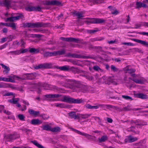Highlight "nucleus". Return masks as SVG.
I'll return each mask as SVG.
<instances>
[{"mask_svg":"<svg viewBox=\"0 0 148 148\" xmlns=\"http://www.w3.org/2000/svg\"><path fill=\"white\" fill-rule=\"evenodd\" d=\"M44 96L46 98H56L57 99L55 101H61L63 102L73 103H81L84 102V100L82 99H75L68 96L63 95L59 94H49L45 95Z\"/></svg>","mask_w":148,"mask_h":148,"instance_id":"1","label":"nucleus"},{"mask_svg":"<svg viewBox=\"0 0 148 148\" xmlns=\"http://www.w3.org/2000/svg\"><path fill=\"white\" fill-rule=\"evenodd\" d=\"M53 65L51 63H45L36 66L34 67V69H50L52 68Z\"/></svg>","mask_w":148,"mask_h":148,"instance_id":"2","label":"nucleus"},{"mask_svg":"<svg viewBox=\"0 0 148 148\" xmlns=\"http://www.w3.org/2000/svg\"><path fill=\"white\" fill-rule=\"evenodd\" d=\"M68 56L69 57L74 58L84 59H94V58L90 56H82L80 54H71L70 53H69L68 54Z\"/></svg>","mask_w":148,"mask_h":148,"instance_id":"3","label":"nucleus"},{"mask_svg":"<svg viewBox=\"0 0 148 148\" xmlns=\"http://www.w3.org/2000/svg\"><path fill=\"white\" fill-rule=\"evenodd\" d=\"M106 21V20L103 18H92L89 21L85 22L87 24L88 23L99 24L103 23Z\"/></svg>","mask_w":148,"mask_h":148,"instance_id":"4","label":"nucleus"},{"mask_svg":"<svg viewBox=\"0 0 148 148\" xmlns=\"http://www.w3.org/2000/svg\"><path fill=\"white\" fill-rule=\"evenodd\" d=\"M25 10L29 11H38L40 12L41 11V8L39 6H31L28 5L25 8Z\"/></svg>","mask_w":148,"mask_h":148,"instance_id":"5","label":"nucleus"},{"mask_svg":"<svg viewBox=\"0 0 148 148\" xmlns=\"http://www.w3.org/2000/svg\"><path fill=\"white\" fill-rule=\"evenodd\" d=\"M77 88L79 91H82L83 92H87L89 90V88L88 86L82 84L80 82Z\"/></svg>","mask_w":148,"mask_h":148,"instance_id":"6","label":"nucleus"},{"mask_svg":"<svg viewBox=\"0 0 148 148\" xmlns=\"http://www.w3.org/2000/svg\"><path fill=\"white\" fill-rule=\"evenodd\" d=\"M73 130L77 133L82 136H85L86 138L89 140H93L94 138H95L94 136L89 135L88 134H86L84 132H82L79 130L75 129H73Z\"/></svg>","mask_w":148,"mask_h":148,"instance_id":"7","label":"nucleus"},{"mask_svg":"<svg viewBox=\"0 0 148 148\" xmlns=\"http://www.w3.org/2000/svg\"><path fill=\"white\" fill-rule=\"evenodd\" d=\"M23 16L22 14H19L18 15L15 16H13L8 18L5 20V22H12L15 20H18L21 18H22Z\"/></svg>","mask_w":148,"mask_h":148,"instance_id":"8","label":"nucleus"},{"mask_svg":"<svg viewBox=\"0 0 148 148\" xmlns=\"http://www.w3.org/2000/svg\"><path fill=\"white\" fill-rule=\"evenodd\" d=\"M79 82H77L75 80H70L68 81L67 84L70 86L72 88L76 87L77 88V86L79 85Z\"/></svg>","mask_w":148,"mask_h":148,"instance_id":"9","label":"nucleus"},{"mask_svg":"<svg viewBox=\"0 0 148 148\" xmlns=\"http://www.w3.org/2000/svg\"><path fill=\"white\" fill-rule=\"evenodd\" d=\"M47 4L49 5L61 6L62 5V2L57 0H52L48 1Z\"/></svg>","mask_w":148,"mask_h":148,"instance_id":"10","label":"nucleus"},{"mask_svg":"<svg viewBox=\"0 0 148 148\" xmlns=\"http://www.w3.org/2000/svg\"><path fill=\"white\" fill-rule=\"evenodd\" d=\"M129 79L132 80L137 84H142L146 81V79L143 77H140L139 79L133 78H131L129 77Z\"/></svg>","mask_w":148,"mask_h":148,"instance_id":"11","label":"nucleus"},{"mask_svg":"<svg viewBox=\"0 0 148 148\" xmlns=\"http://www.w3.org/2000/svg\"><path fill=\"white\" fill-rule=\"evenodd\" d=\"M20 137L19 134H9L7 135L6 138L7 139H10L12 140H14Z\"/></svg>","mask_w":148,"mask_h":148,"instance_id":"12","label":"nucleus"},{"mask_svg":"<svg viewBox=\"0 0 148 148\" xmlns=\"http://www.w3.org/2000/svg\"><path fill=\"white\" fill-rule=\"evenodd\" d=\"M48 23L43 22H37L34 23V28L39 27H46L48 25Z\"/></svg>","mask_w":148,"mask_h":148,"instance_id":"13","label":"nucleus"},{"mask_svg":"<svg viewBox=\"0 0 148 148\" xmlns=\"http://www.w3.org/2000/svg\"><path fill=\"white\" fill-rule=\"evenodd\" d=\"M37 74L35 73H26L25 75L26 76V78L28 79L32 80L34 79L36 76Z\"/></svg>","mask_w":148,"mask_h":148,"instance_id":"14","label":"nucleus"},{"mask_svg":"<svg viewBox=\"0 0 148 148\" xmlns=\"http://www.w3.org/2000/svg\"><path fill=\"white\" fill-rule=\"evenodd\" d=\"M130 124L132 125L135 124L136 126L137 125H147L146 122L141 123L139 122L138 120L134 121L133 120H131L130 121Z\"/></svg>","mask_w":148,"mask_h":148,"instance_id":"15","label":"nucleus"},{"mask_svg":"<svg viewBox=\"0 0 148 148\" xmlns=\"http://www.w3.org/2000/svg\"><path fill=\"white\" fill-rule=\"evenodd\" d=\"M70 69L75 73H84L85 72L84 71L80 70L78 68H75L73 66L71 67Z\"/></svg>","mask_w":148,"mask_h":148,"instance_id":"16","label":"nucleus"},{"mask_svg":"<svg viewBox=\"0 0 148 148\" xmlns=\"http://www.w3.org/2000/svg\"><path fill=\"white\" fill-rule=\"evenodd\" d=\"M133 40L136 42L140 43L146 47H148V42L144 40L135 39H133Z\"/></svg>","mask_w":148,"mask_h":148,"instance_id":"17","label":"nucleus"},{"mask_svg":"<svg viewBox=\"0 0 148 148\" xmlns=\"http://www.w3.org/2000/svg\"><path fill=\"white\" fill-rule=\"evenodd\" d=\"M135 95L136 97L142 99H146L148 98L147 95L143 93H137Z\"/></svg>","mask_w":148,"mask_h":148,"instance_id":"18","label":"nucleus"},{"mask_svg":"<svg viewBox=\"0 0 148 148\" xmlns=\"http://www.w3.org/2000/svg\"><path fill=\"white\" fill-rule=\"evenodd\" d=\"M42 122L38 119H35L32 120L30 123L34 125H39L41 124Z\"/></svg>","mask_w":148,"mask_h":148,"instance_id":"19","label":"nucleus"},{"mask_svg":"<svg viewBox=\"0 0 148 148\" xmlns=\"http://www.w3.org/2000/svg\"><path fill=\"white\" fill-rule=\"evenodd\" d=\"M73 14L77 16V18L79 19H80L84 16L83 13L80 12L75 11L73 12Z\"/></svg>","mask_w":148,"mask_h":148,"instance_id":"20","label":"nucleus"},{"mask_svg":"<svg viewBox=\"0 0 148 148\" xmlns=\"http://www.w3.org/2000/svg\"><path fill=\"white\" fill-rule=\"evenodd\" d=\"M136 8H139L141 7L147 8L148 6L142 2H137L136 3Z\"/></svg>","mask_w":148,"mask_h":148,"instance_id":"21","label":"nucleus"},{"mask_svg":"<svg viewBox=\"0 0 148 148\" xmlns=\"http://www.w3.org/2000/svg\"><path fill=\"white\" fill-rule=\"evenodd\" d=\"M69 116L71 118H73L74 119H79L78 114L76 115V113L74 112H71L69 113Z\"/></svg>","mask_w":148,"mask_h":148,"instance_id":"22","label":"nucleus"},{"mask_svg":"<svg viewBox=\"0 0 148 148\" xmlns=\"http://www.w3.org/2000/svg\"><path fill=\"white\" fill-rule=\"evenodd\" d=\"M41 86L43 87H45V88L47 87L49 88H46V89H49L50 88H53V89H58L57 87L56 86H52L47 84H42L41 85Z\"/></svg>","mask_w":148,"mask_h":148,"instance_id":"23","label":"nucleus"},{"mask_svg":"<svg viewBox=\"0 0 148 148\" xmlns=\"http://www.w3.org/2000/svg\"><path fill=\"white\" fill-rule=\"evenodd\" d=\"M85 107L89 109H97L99 108L97 106H92L89 104H86L85 105Z\"/></svg>","mask_w":148,"mask_h":148,"instance_id":"24","label":"nucleus"},{"mask_svg":"<svg viewBox=\"0 0 148 148\" xmlns=\"http://www.w3.org/2000/svg\"><path fill=\"white\" fill-rule=\"evenodd\" d=\"M79 115V119L80 118H82V119H86L87 118H88L91 115V114H78Z\"/></svg>","mask_w":148,"mask_h":148,"instance_id":"25","label":"nucleus"},{"mask_svg":"<svg viewBox=\"0 0 148 148\" xmlns=\"http://www.w3.org/2000/svg\"><path fill=\"white\" fill-rule=\"evenodd\" d=\"M31 143H33L34 145L37 146L38 148H45L42 145L38 143L37 141L36 140H32L31 141Z\"/></svg>","mask_w":148,"mask_h":148,"instance_id":"26","label":"nucleus"},{"mask_svg":"<svg viewBox=\"0 0 148 148\" xmlns=\"http://www.w3.org/2000/svg\"><path fill=\"white\" fill-rule=\"evenodd\" d=\"M135 127L132 126L128 128L127 130L128 131L134 133L135 134H138L139 132L138 130H135Z\"/></svg>","mask_w":148,"mask_h":148,"instance_id":"27","label":"nucleus"},{"mask_svg":"<svg viewBox=\"0 0 148 148\" xmlns=\"http://www.w3.org/2000/svg\"><path fill=\"white\" fill-rule=\"evenodd\" d=\"M0 64L5 69L3 71V72L5 73H8L10 70V69L9 67L4 65L2 63H1Z\"/></svg>","mask_w":148,"mask_h":148,"instance_id":"28","label":"nucleus"},{"mask_svg":"<svg viewBox=\"0 0 148 148\" xmlns=\"http://www.w3.org/2000/svg\"><path fill=\"white\" fill-rule=\"evenodd\" d=\"M3 81L6 82H13V80L10 78H7L5 77H0V81Z\"/></svg>","mask_w":148,"mask_h":148,"instance_id":"29","label":"nucleus"},{"mask_svg":"<svg viewBox=\"0 0 148 148\" xmlns=\"http://www.w3.org/2000/svg\"><path fill=\"white\" fill-rule=\"evenodd\" d=\"M42 128L43 130L51 131V127L48 125H43Z\"/></svg>","mask_w":148,"mask_h":148,"instance_id":"30","label":"nucleus"},{"mask_svg":"<svg viewBox=\"0 0 148 148\" xmlns=\"http://www.w3.org/2000/svg\"><path fill=\"white\" fill-rule=\"evenodd\" d=\"M39 50L38 49H35L34 48H30L29 52L31 53H36L39 52Z\"/></svg>","mask_w":148,"mask_h":148,"instance_id":"31","label":"nucleus"},{"mask_svg":"<svg viewBox=\"0 0 148 148\" xmlns=\"http://www.w3.org/2000/svg\"><path fill=\"white\" fill-rule=\"evenodd\" d=\"M59 69L61 70L64 71H68L69 69V66L68 65H65L63 66H60L58 68Z\"/></svg>","mask_w":148,"mask_h":148,"instance_id":"32","label":"nucleus"},{"mask_svg":"<svg viewBox=\"0 0 148 148\" xmlns=\"http://www.w3.org/2000/svg\"><path fill=\"white\" fill-rule=\"evenodd\" d=\"M19 99L18 98H14L12 99L8 100V101L14 104H16L18 103Z\"/></svg>","mask_w":148,"mask_h":148,"instance_id":"33","label":"nucleus"},{"mask_svg":"<svg viewBox=\"0 0 148 148\" xmlns=\"http://www.w3.org/2000/svg\"><path fill=\"white\" fill-rule=\"evenodd\" d=\"M29 112L31 114H32L34 116H36L40 113L39 111H35L33 110L30 109L29 110Z\"/></svg>","mask_w":148,"mask_h":148,"instance_id":"34","label":"nucleus"},{"mask_svg":"<svg viewBox=\"0 0 148 148\" xmlns=\"http://www.w3.org/2000/svg\"><path fill=\"white\" fill-rule=\"evenodd\" d=\"M20 130L22 131L26 132L27 134H30L32 132V131L31 130L25 128H23L21 129Z\"/></svg>","mask_w":148,"mask_h":148,"instance_id":"35","label":"nucleus"},{"mask_svg":"<svg viewBox=\"0 0 148 148\" xmlns=\"http://www.w3.org/2000/svg\"><path fill=\"white\" fill-rule=\"evenodd\" d=\"M108 139V137L106 136H103L101 138H98L100 142H105Z\"/></svg>","mask_w":148,"mask_h":148,"instance_id":"36","label":"nucleus"},{"mask_svg":"<svg viewBox=\"0 0 148 148\" xmlns=\"http://www.w3.org/2000/svg\"><path fill=\"white\" fill-rule=\"evenodd\" d=\"M56 56L57 55L60 56L63 55L65 53V51L64 49H63L60 51H56Z\"/></svg>","mask_w":148,"mask_h":148,"instance_id":"37","label":"nucleus"},{"mask_svg":"<svg viewBox=\"0 0 148 148\" xmlns=\"http://www.w3.org/2000/svg\"><path fill=\"white\" fill-rule=\"evenodd\" d=\"M55 106L57 107H60V108H64L66 106V105L64 103H56L55 104Z\"/></svg>","mask_w":148,"mask_h":148,"instance_id":"38","label":"nucleus"},{"mask_svg":"<svg viewBox=\"0 0 148 148\" xmlns=\"http://www.w3.org/2000/svg\"><path fill=\"white\" fill-rule=\"evenodd\" d=\"M60 128L59 127H57L53 128L51 127V131L53 132H60Z\"/></svg>","mask_w":148,"mask_h":148,"instance_id":"39","label":"nucleus"},{"mask_svg":"<svg viewBox=\"0 0 148 148\" xmlns=\"http://www.w3.org/2000/svg\"><path fill=\"white\" fill-rule=\"evenodd\" d=\"M110 68L112 71L114 72H117L119 71V69L114 65H111L110 66Z\"/></svg>","mask_w":148,"mask_h":148,"instance_id":"40","label":"nucleus"},{"mask_svg":"<svg viewBox=\"0 0 148 148\" xmlns=\"http://www.w3.org/2000/svg\"><path fill=\"white\" fill-rule=\"evenodd\" d=\"M70 42H73L76 43H79L80 42V40L78 38L70 37Z\"/></svg>","mask_w":148,"mask_h":148,"instance_id":"41","label":"nucleus"},{"mask_svg":"<svg viewBox=\"0 0 148 148\" xmlns=\"http://www.w3.org/2000/svg\"><path fill=\"white\" fill-rule=\"evenodd\" d=\"M129 142H134L137 140L136 137H134L132 136H129Z\"/></svg>","mask_w":148,"mask_h":148,"instance_id":"42","label":"nucleus"},{"mask_svg":"<svg viewBox=\"0 0 148 148\" xmlns=\"http://www.w3.org/2000/svg\"><path fill=\"white\" fill-rule=\"evenodd\" d=\"M25 27L34 28V23H27L23 25Z\"/></svg>","mask_w":148,"mask_h":148,"instance_id":"43","label":"nucleus"},{"mask_svg":"<svg viewBox=\"0 0 148 148\" xmlns=\"http://www.w3.org/2000/svg\"><path fill=\"white\" fill-rule=\"evenodd\" d=\"M98 31V30L96 29H87L86 30V32L87 33L90 34H94V33L97 32Z\"/></svg>","mask_w":148,"mask_h":148,"instance_id":"44","label":"nucleus"},{"mask_svg":"<svg viewBox=\"0 0 148 148\" xmlns=\"http://www.w3.org/2000/svg\"><path fill=\"white\" fill-rule=\"evenodd\" d=\"M69 61L71 62L74 65H76L78 66L80 65V64H79L78 61L76 60H69Z\"/></svg>","mask_w":148,"mask_h":148,"instance_id":"45","label":"nucleus"},{"mask_svg":"<svg viewBox=\"0 0 148 148\" xmlns=\"http://www.w3.org/2000/svg\"><path fill=\"white\" fill-rule=\"evenodd\" d=\"M6 7L9 8V7L11 6L10 2L9 1L5 0L4 1V5Z\"/></svg>","mask_w":148,"mask_h":148,"instance_id":"46","label":"nucleus"},{"mask_svg":"<svg viewBox=\"0 0 148 148\" xmlns=\"http://www.w3.org/2000/svg\"><path fill=\"white\" fill-rule=\"evenodd\" d=\"M132 109L130 106L128 105L127 106L123 108L122 110L123 111H127L132 110Z\"/></svg>","mask_w":148,"mask_h":148,"instance_id":"47","label":"nucleus"},{"mask_svg":"<svg viewBox=\"0 0 148 148\" xmlns=\"http://www.w3.org/2000/svg\"><path fill=\"white\" fill-rule=\"evenodd\" d=\"M104 106H105L104 107L106 108L107 109L110 110L111 108L115 109L116 108L115 106L110 105H105Z\"/></svg>","mask_w":148,"mask_h":148,"instance_id":"48","label":"nucleus"},{"mask_svg":"<svg viewBox=\"0 0 148 148\" xmlns=\"http://www.w3.org/2000/svg\"><path fill=\"white\" fill-rule=\"evenodd\" d=\"M93 48L96 50H97V51L99 52L100 51H103L102 49V47L100 46H95L93 47Z\"/></svg>","mask_w":148,"mask_h":148,"instance_id":"49","label":"nucleus"},{"mask_svg":"<svg viewBox=\"0 0 148 148\" xmlns=\"http://www.w3.org/2000/svg\"><path fill=\"white\" fill-rule=\"evenodd\" d=\"M18 118L21 121H25V116L23 114H19L17 116Z\"/></svg>","mask_w":148,"mask_h":148,"instance_id":"50","label":"nucleus"},{"mask_svg":"<svg viewBox=\"0 0 148 148\" xmlns=\"http://www.w3.org/2000/svg\"><path fill=\"white\" fill-rule=\"evenodd\" d=\"M126 71L128 73H132L135 72L136 70L134 69H129L128 68H126Z\"/></svg>","mask_w":148,"mask_h":148,"instance_id":"51","label":"nucleus"},{"mask_svg":"<svg viewBox=\"0 0 148 148\" xmlns=\"http://www.w3.org/2000/svg\"><path fill=\"white\" fill-rule=\"evenodd\" d=\"M8 26L12 28L13 29H16V25L14 23H9Z\"/></svg>","mask_w":148,"mask_h":148,"instance_id":"52","label":"nucleus"},{"mask_svg":"<svg viewBox=\"0 0 148 148\" xmlns=\"http://www.w3.org/2000/svg\"><path fill=\"white\" fill-rule=\"evenodd\" d=\"M7 86L6 87H10L12 88V89H16V87L13 86L11 84H5Z\"/></svg>","mask_w":148,"mask_h":148,"instance_id":"53","label":"nucleus"},{"mask_svg":"<svg viewBox=\"0 0 148 148\" xmlns=\"http://www.w3.org/2000/svg\"><path fill=\"white\" fill-rule=\"evenodd\" d=\"M93 69L95 71H102V70L101 69L99 66H94L93 67Z\"/></svg>","mask_w":148,"mask_h":148,"instance_id":"54","label":"nucleus"},{"mask_svg":"<svg viewBox=\"0 0 148 148\" xmlns=\"http://www.w3.org/2000/svg\"><path fill=\"white\" fill-rule=\"evenodd\" d=\"M122 97L126 100H133V99L131 97L127 95H122Z\"/></svg>","mask_w":148,"mask_h":148,"instance_id":"55","label":"nucleus"},{"mask_svg":"<svg viewBox=\"0 0 148 148\" xmlns=\"http://www.w3.org/2000/svg\"><path fill=\"white\" fill-rule=\"evenodd\" d=\"M10 53L15 55H18L21 53L20 50H17L15 51H11L10 52Z\"/></svg>","mask_w":148,"mask_h":148,"instance_id":"56","label":"nucleus"},{"mask_svg":"<svg viewBox=\"0 0 148 148\" xmlns=\"http://www.w3.org/2000/svg\"><path fill=\"white\" fill-rule=\"evenodd\" d=\"M106 80H107L108 82H107L106 80L105 81V82L106 84H109L110 83L113 82L112 80L110 77H108V79H107Z\"/></svg>","mask_w":148,"mask_h":148,"instance_id":"57","label":"nucleus"},{"mask_svg":"<svg viewBox=\"0 0 148 148\" xmlns=\"http://www.w3.org/2000/svg\"><path fill=\"white\" fill-rule=\"evenodd\" d=\"M70 37L69 38H64L63 37H61L60 39L63 40H64L66 41L70 42Z\"/></svg>","mask_w":148,"mask_h":148,"instance_id":"58","label":"nucleus"},{"mask_svg":"<svg viewBox=\"0 0 148 148\" xmlns=\"http://www.w3.org/2000/svg\"><path fill=\"white\" fill-rule=\"evenodd\" d=\"M42 117V119L44 120L47 119L49 118V116L46 114H44L41 115Z\"/></svg>","mask_w":148,"mask_h":148,"instance_id":"59","label":"nucleus"},{"mask_svg":"<svg viewBox=\"0 0 148 148\" xmlns=\"http://www.w3.org/2000/svg\"><path fill=\"white\" fill-rule=\"evenodd\" d=\"M133 51L136 52H138L140 53H142V50L140 49L137 48H134L133 49Z\"/></svg>","mask_w":148,"mask_h":148,"instance_id":"60","label":"nucleus"},{"mask_svg":"<svg viewBox=\"0 0 148 148\" xmlns=\"http://www.w3.org/2000/svg\"><path fill=\"white\" fill-rule=\"evenodd\" d=\"M122 44L124 45H127L128 46H134V44L133 43L129 42H123L122 43Z\"/></svg>","mask_w":148,"mask_h":148,"instance_id":"61","label":"nucleus"},{"mask_svg":"<svg viewBox=\"0 0 148 148\" xmlns=\"http://www.w3.org/2000/svg\"><path fill=\"white\" fill-rule=\"evenodd\" d=\"M137 34H140V35H145L147 36H148V32H138L137 33Z\"/></svg>","mask_w":148,"mask_h":148,"instance_id":"62","label":"nucleus"},{"mask_svg":"<svg viewBox=\"0 0 148 148\" xmlns=\"http://www.w3.org/2000/svg\"><path fill=\"white\" fill-rule=\"evenodd\" d=\"M34 30L36 32H41L42 33H44L45 32V30H42V29H34Z\"/></svg>","mask_w":148,"mask_h":148,"instance_id":"63","label":"nucleus"},{"mask_svg":"<svg viewBox=\"0 0 148 148\" xmlns=\"http://www.w3.org/2000/svg\"><path fill=\"white\" fill-rule=\"evenodd\" d=\"M86 78L90 81L94 79V77L92 76L89 75H87L86 76Z\"/></svg>","mask_w":148,"mask_h":148,"instance_id":"64","label":"nucleus"}]
</instances>
